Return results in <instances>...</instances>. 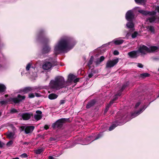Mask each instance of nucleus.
Listing matches in <instances>:
<instances>
[{"label": "nucleus", "instance_id": "052dcab7", "mask_svg": "<svg viewBox=\"0 0 159 159\" xmlns=\"http://www.w3.org/2000/svg\"><path fill=\"white\" fill-rule=\"evenodd\" d=\"M116 100V99L115 98V99H113V100L112 101H111L110 102V103L109 104H110V106H111V105L113 103V102L115 101Z\"/></svg>", "mask_w": 159, "mask_h": 159}, {"label": "nucleus", "instance_id": "4468645a", "mask_svg": "<svg viewBox=\"0 0 159 159\" xmlns=\"http://www.w3.org/2000/svg\"><path fill=\"white\" fill-rule=\"evenodd\" d=\"M51 50V48L47 44H46L43 47L42 52L43 54H45L48 53L50 52Z\"/></svg>", "mask_w": 159, "mask_h": 159}, {"label": "nucleus", "instance_id": "e2e57ef3", "mask_svg": "<svg viewBox=\"0 0 159 159\" xmlns=\"http://www.w3.org/2000/svg\"><path fill=\"white\" fill-rule=\"evenodd\" d=\"M29 143L27 142H24L23 143V145H28Z\"/></svg>", "mask_w": 159, "mask_h": 159}, {"label": "nucleus", "instance_id": "dca6fc26", "mask_svg": "<svg viewBox=\"0 0 159 159\" xmlns=\"http://www.w3.org/2000/svg\"><path fill=\"white\" fill-rule=\"evenodd\" d=\"M37 114L34 116L35 119L37 120H40L42 117V116L41 115L42 114V112L41 111L37 110L36 111Z\"/></svg>", "mask_w": 159, "mask_h": 159}, {"label": "nucleus", "instance_id": "6ab92c4d", "mask_svg": "<svg viewBox=\"0 0 159 159\" xmlns=\"http://www.w3.org/2000/svg\"><path fill=\"white\" fill-rule=\"evenodd\" d=\"M58 96V95L56 94L52 93L48 95V98L50 99L53 100L57 98Z\"/></svg>", "mask_w": 159, "mask_h": 159}, {"label": "nucleus", "instance_id": "0e129e2a", "mask_svg": "<svg viewBox=\"0 0 159 159\" xmlns=\"http://www.w3.org/2000/svg\"><path fill=\"white\" fill-rule=\"evenodd\" d=\"M49 159H55L52 156H50L48 157Z\"/></svg>", "mask_w": 159, "mask_h": 159}, {"label": "nucleus", "instance_id": "bb28decb", "mask_svg": "<svg viewBox=\"0 0 159 159\" xmlns=\"http://www.w3.org/2000/svg\"><path fill=\"white\" fill-rule=\"evenodd\" d=\"M150 75L147 73H144L140 74L139 77L143 78H145L146 77H149Z\"/></svg>", "mask_w": 159, "mask_h": 159}, {"label": "nucleus", "instance_id": "a878e982", "mask_svg": "<svg viewBox=\"0 0 159 159\" xmlns=\"http://www.w3.org/2000/svg\"><path fill=\"white\" fill-rule=\"evenodd\" d=\"M156 18L155 16L152 17H149L147 18V21H149V22L152 23L154 22L156 20Z\"/></svg>", "mask_w": 159, "mask_h": 159}, {"label": "nucleus", "instance_id": "72a5a7b5", "mask_svg": "<svg viewBox=\"0 0 159 159\" xmlns=\"http://www.w3.org/2000/svg\"><path fill=\"white\" fill-rule=\"evenodd\" d=\"M18 111H17V110L16 109H15L14 108H12L11 109L10 113L11 114L16 113H17L18 112Z\"/></svg>", "mask_w": 159, "mask_h": 159}, {"label": "nucleus", "instance_id": "f257e3e1", "mask_svg": "<svg viewBox=\"0 0 159 159\" xmlns=\"http://www.w3.org/2000/svg\"><path fill=\"white\" fill-rule=\"evenodd\" d=\"M72 41V39L70 38H66L61 39L59 42L58 45L54 48L56 51H64L68 49L70 46Z\"/></svg>", "mask_w": 159, "mask_h": 159}, {"label": "nucleus", "instance_id": "6e6552de", "mask_svg": "<svg viewBox=\"0 0 159 159\" xmlns=\"http://www.w3.org/2000/svg\"><path fill=\"white\" fill-rule=\"evenodd\" d=\"M35 90V89L34 87H27L23 89H20L19 90V92L20 93H24L26 94L31 92H34Z\"/></svg>", "mask_w": 159, "mask_h": 159}, {"label": "nucleus", "instance_id": "4be33fe9", "mask_svg": "<svg viewBox=\"0 0 159 159\" xmlns=\"http://www.w3.org/2000/svg\"><path fill=\"white\" fill-rule=\"evenodd\" d=\"M158 49V47L156 46H151L150 49V52H148L149 53L151 52H154L156 51Z\"/></svg>", "mask_w": 159, "mask_h": 159}, {"label": "nucleus", "instance_id": "603ef678", "mask_svg": "<svg viewBox=\"0 0 159 159\" xmlns=\"http://www.w3.org/2000/svg\"><path fill=\"white\" fill-rule=\"evenodd\" d=\"M122 92H121V89H120V90H119L118 93L116 94V96H121V94H122Z\"/></svg>", "mask_w": 159, "mask_h": 159}, {"label": "nucleus", "instance_id": "1a4fd4ad", "mask_svg": "<svg viewBox=\"0 0 159 159\" xmlns=\"http://www.w3.org/2000/svg\"><path fill=\"white\" fill-rule=\"evenodd\" d=\"M137 51L138 52H139L142 54H145L146 52H150V48L145 45H143L139 47Z\"/></svg>", "mask_w": 159, "mask_h": 159}, {"label": "nucleus", "instance_id": "49530a36", "mask_svg": "<svg viewBox=\"0 0 159 159\" xmlns=\"http://www.w3.org/2000/svg\"><path fill=\"white\" fill-rule=\"evenodd\" d=\"M13 141L12 140H10L6 144L7 146H10L11 145H12L13 143Z\"/></svg>", "mask_w": 159, "mask_h": 159}, {"label": "nucleus", "instance_id": "774afa93", "mask_svg": "<svg viewBox=\"0 0 159 159\" xmlns=\"http://www.w3.org/2000/svg\"><path fill=\"white\" fill-rule=\"evenodd\" d=\"M2 67V65L0 64V69Z\"/></svg>", "mask_w": 159, "mask_h": 159}, {"label": "nucleus", "instance_id": "13d9d810", "mask_svg": "<svg viewBox=\"0 0 159 159\" xmlns=\"http://www.w3.org/2000/svg\"><path fill=\"white\" fill-rule=\"evenodd\" d=\"M93 76V74L92 73H90L88 75V77L89 78H91Z\"/></svg>", "mask_w": 159, "mask_h": 159}, {"label": "nucleus", "instance_id": "f704fd0d", "mask_svg": "<svg viewBox=\"0 0 159 159\" xmlns=\"http://www.w3.org/2000/svg\"><path fill=\"white\" fill-rule=\"evenodd\" d=\"M110 107V104H108L106 106V108L104 111V114H105L107 113V112L109 110V108Z\"/></svg>", "mask_w": 159, "mask_h": 159}, {"label": "nucleus", "instance_id": "f03ea898", "mask_svg": "<svg viewBox=\"0 0 159 159\" xmlns=\"http://www.w3.org/2000/svg\"><path fill=\"white\" fill-rule=\"evenodd\" d=\"M65 85V81L64 78L61 76L56 77L54 80H51L50 82L51 87L57 90L64 88Z\"/></svg>", "mask_w": 159, "mask_h": 159}, {"label": "nucleus", "instance_id": "7ed1b4c3", "mask_svg": "<svg viewBox=\"0 0 159 159\" xmlns=\"http://www.w3.org/2000/svg\"><path fill=\"white\" fill-rule=\"evenodd\" d=\"M37 40L43 44H47L48 42L49 39L46 35L44 29L39 30L37 34Z\"/></svg>", "mask_w": 159, "mask_h": 159}, {"label": "nucleus", "instance_id": "8fccbe9b", "mask_svg": "<svg viewBox=\"0 0 159 159\" xmlns=\"http://www.w3.org/2000/svg\"><path fill=\"white\" fill-rule=\"evenodd\" d=\"M119 54V53L117 50H115L113 52V54L115 55H118Z\"/></svg>", "mask_w": 159, "mask_h": 159}, {"label": "nucleus", "instance_id": "473e14b6", "mask_svg": "<svg viewBox=\"0 0 159 159\" xmlns=\"http://www.w3.org/2000/svg\"><path fill=\"white\" fill-rule=\"evenodd\" d=\"M94 58L93 56H91L88 63V65L90 66L91 65L93 61Z\"/></svg>", "mask_w": 159, "mask_h": 159}, {"label": "nucleus", "instance_id": "c03bdc74", "mask_svg": "<svg viewBox=\"0 0 159 159\" xmlns=\"http://www.w3.org/2000/svg\"><path fill=\"white\" fill-rule=\"evenodd\" d=\"M102 136V135L101 134H98L97 136L96 137L95 140H97L98 139L101 138Z\"/></svg>", "mask_w": 159, "mask_h": 159}, {"label": "nucleus", "instance_id": "393cba45", "mask_svg": "<svg viewBox=\"0 0 159 159\" xmlns=\"http://www.w3.org/2000/svg\"><path fill=\"white\" fill-rule=\"evenodd\" d=\"M129 84V83L128 81H127V82H126L125 83H124L123 85L122 86V87H121V91L123 92V91L124 90V89L127 87L128 86V85Z\"/></svg>", "mask_w": 159, "mask_h": 159}, {"label": "nucleus", "instance_id": "c9c22d12", "mask_svg": "<svg viewBox=\"0 0 159 159\" xmlns=\"http://www.w3.org/2000/svg\"><path fill=\"white\" fill-rule=\"evenodd\" d=\"M156 12L155 11H148V15L149 16H154L156 15Z\"/></svg>", "mask_w": 159, "mask_h": 159}, {"label": "nucleus", "instance_id": "680f3d73", "mask_svg": "<svg viewBox=\"0 0 159 159\" xmlns=\"http://www.w3.org/2000/svg\"><path fill=\"white\" fill-rule=\"evenodd\" d=\"M35 95L37 97H39L41 96V94H40L36 93H35Z\"/></svg>", "mask_w": 159, "mask_h": 159}, {"label": "nucleus", "instance_id": "aec40b11", "mask_svg": "<svg viewBox=\"0 0 159 159\" xmlns=\"http://www.w3.org/2000/svg\"><path fill=\"white\" fill-rule=\"evenodd\" d=\"M75 77V76L73 74H70L68 76V81L69 82H71Z\"/></svg>", "mask_w": 159, "mask_h": 159}, {"label": "nucleus", "instance_id": "4c0bfd02", "mask_svg": "<svg viewBox=\"0 0 159 159\" xmlns=\"http://www.w3.org/2000/svg\"><path fill=\"white\" fill-rule=\"evenodd\" d=\"M138 34V33L136 31H135L131 35V37L132 38H136Z\"/></svg>", "mask_w": 159, "mask_h": 159}, {"label": "nucleus", "instance_id": "bf43d9fd", "mask_svg": "<svg viewBox=\"0 0 159 159\" xmlns=\"http://www.w3.org/2000/svg\"><path fill=\"white\" fill-rule=\"evenodd\" d=\"M155 10H157V12L159 13V6H157L156 7Z\"/></svg>", "mask_w": 159, "mask_h": 159}, {"label": "nucleus", "instance_id": "0eeeda50", "mask_svg": "<svg viewBox=\"0 0 159 159\" xmlns=\"http://www.w3.org/2000/svg\"><path fill=\"white\" fill-rule=\"evenodd\" d=\"M119 60L118 58L107 61L106 64V68H111L114 66L118 62Z\"/></svg>", "mask_w": 159, "mask_h": 159}, {"label": "nucleus", "instance_id": "423d86ee", "mask_svg": "<svg viewBox=\"0 0 159 159\" xmlns=\"http://www.w3.org/2000/svg\"><path fill=\"white\" fill-rule=\"evenodd\" d=\"M34 128V127L33 126H22L20 127L21 131H24L26 134L32 133Z\"/></svg>", "mask_w": 159, "mask_h": 159}, {"label": "nucleus", "instance_id": "39448f33", "mask_svg": "<svg viewBox=\"0 0 159 159\" xmlns=\"http://www.w3.org/2000/svg\"><path fill=\"white\" fill-rule=\"evenodd\" d=\"M58 65V63L56 59L50 58L48 59V61H46L43 65V68L45 70L50 69L52 67Z\"/></svg>", "mask_w": 159, "mask_h": 159}, {"label": "nucleus", "instance_id": "2f4dec72", "mask_svg": "<svg viewBox=\"0 0 159 159\" xmlns=\"http://www.w3.org/2000/svg\"><path fill=\"white\" fill-rule=\"evenodd\" d=\"M148 11H144L143 10H140L139 11V12L145 16L148 15Z\"/></svg>", "mask_w": 159, "mask_h": 159}, {"label": "nucleus", "instance_id": "b1692460", "mask_svg": "<svg viewBox=\"0 0 159 159\" xmlns=\"http://www.w3.org/2000/svg\"><path fill=\"white\" fill-rule=\"evenodd\" d=\"M124 42V40L122 39L116 40L114 41V43L116 45H119L122 43Z\"/></svg>", "mask_w": 159, "mask_h": 159}, {"label": "nucleus", "instance_id": "a18cd8bd", "mask_svg": "<svg viewBox=\"0 0 159 159\" xmlns=\"http://www.w3.org/2000/svg\"><path fill=\"white\" fill-rule=\"evenodd\" d=\"M102 136V135L101 134H98L97 136L96 137L95 140H97L98 139L101 138Z\"/></svg>", "mask_w": 159, "mask_h": 159}, {"label": "nucleus", "instance_id": "f3484780", "mask_svg": "<svg viewBox=\"0 0 159 159\" xmlns=\"http://www.w3.org/2000/svg\"><path fill=\"white\" fill-rule=\"evenodd\" d=\"M105 59V57L103 56H101L100 58H98L94 62L96 65H98L99 64L102 62Z\"/></svg>", "mask_w": 159, "mask_h": 159}, {"label": "nucleus", "instance_id": "20e7f679", "mask_svg": "<svg viewBox=\"0 0 159 159\" xmlns=\"http://www.w3.org/2000/svg\"><path fill=\"white\" fill-rule=\"evenodd\" d=\"M70 118H63L57 120L55 122L53 123L52 127L53 129H60L63 126V124L66 122H70Z\"/></svg>", "mask_w": 159, "mask_h": 159}, {"label": "nucleus", "instance_id": "5fc2aeb1", "mask_svg": "<svg viewBox=\"0 0 159 159\" xmlns=\"http://www.w3.org/2000/svg\"><path fill=\"white\" fill-rule=\"evenodd\" d=\"M4 145L5 143H3L1 142V141H0V148H2L3 146H4Z\"/></svg>", "mask_w": 159, "mask_h": 159}, {"label": "nucleus", "instance_id": "e433bc0d", "mask_svg": "<svg viewBox=\"0 0 159 159\" xmlns=\"http://www.w3.org/2000/svg\"><path fill=\"white\" fill-rule=\"evenodd\" d=\"M14 134L12 132H10L7 135V137L9 138H12L13 137Z\"/></svg>", "mask_w": 159, "mask_h": 159}, {"label": "nucleus", "instance_id": "3c124183", "mask_svg": "<svg viewBox=\"0 0 159 159\" xmlns=\"http://www.w3.org/2000/svg\"><path fill=\"white\" fill-rule=\"evenodd\" d=\"M0 104H1L2 105L7 104V102L5 100H2L0 101Z\"/></svg>", "mask_w": 159, "mask_h": 159}, {"label": "nucleus", "instance_id": "f8f14e48", "mask_svg": "<svg viewBox=\"0 0 159 159\" xmlns=\"http://www.w3.org/2000/svg\"><path fill=\"white\" fill-rule=\"evenodd\" d=\"M137 50H134L129 52L128 54L130 58H136L139 56Z\"/></svg>", "mask_w": 159, "mask_h": 159}, {"label": "nucleus", "instance_id": "2eb2a0df", "mask_svg": "<svg viewBox=\"0 0 159 159\" xmlns=\"http://www.w3.org/2000/svg\"><path fill=\"white\" fill-rule=\"evenodd\" d=\"M96 101L95 99H93L89 102L86 105V108L87 109H89L93 106L96 104Z\"/></svg>", "mask_w": 159, "mask_h": 159}, {"label": "nucleus", "instance_id": "338daca9", "mask_svg": "<svg viewBox=\"0 0 159 159\" xmlns=\"http://www.w3.org/2000/svg\"><path fill=\"white\" fill-rule=\"evenodd\" d=\"M12 159H19V158L18 157H16L15 158H13Z\"/></svg>", "mask_w": 159, "mask_h": 159}, {"label": "nucleus", "instance_id": "4d7b16f0", "mask_svg": "<svg viewBox=\"0 0 159 159\" xmlns=\"http://www.w3.org/2000/svg\"><path fill=\"white\" fill-rule=\"evenodd\" d=\"M49 128L48 126L47 125H46L44 126V128L46 130L48 129Z\"/></svg>", "mask_w": 159, "mask_h": 159}, {"label": "nucleus", "instance_id": "5701e85b", "mask_svg": "<svg viewBox=\"0 0 159 159\" xmlns=\"http://www.w3.org/2000/svg\"><path fill=\"white\" fill-rule=\"evenodd\" d=\"M135 2L138 4H145L147 2L146 0H134Z\"/></svg>", "mask_w": 159, "mask_h": 159}, {"label": "nucleus", "instance_id": "7c9ffc66", "mask_svg": "<svg viewBox=\"0 0 159 159\" xmlns=\"http://www.w3.org/2000/svg\"><path fill=\"white\" fill-rule=\"evenodd\" d=\"M147 28L148 29H149V30L152 32L153 33H154L155 29L153 26H148L147 27Z\"/></svg>", "mask_w": 159, "mask_h": 159}, {"label": "nucleus", "instance_id": "ea45409f", "mask_svg": "<svg viewBox=\"0 0 159 159\" xmlns=\"http://www.w3.org/2000/svg\"><path fill=\"white\" fill-rule=\"evenodd\" d=\"M35 97V95L33 93H30L28 95V98H33Z\"/></svg>", "mask_w": 159, "mask_h": 159}, {"label": "nucleus", "instance_id": "412c9836", "mask_svg": "<svg viewBox=\"0 0 159 159\" xmlns=\"http://www.w3.org/2000/svg\"><path fill=\"white\" fill-rule=\"evenodd\" d=\"M6 89V87L4 85L0 84V93L5 92Z\"/></svg>", "mask_w": 159, "mask_h": 159}, {"label": "nucleus", "instance_id": "a19ab883", "mask_svg": "<svg viewBox=\"0 0 159 159\" xmlns=\"http://www.w3.org/2000/svg\"><path fill=\"white\" fill-rule=\"evenodd\" d=\"M20 157L22 158H26L28 157V155L26 153H24L21 154Z\"/></svg>", "mask_w": 159, "mask_h": 159}, {"label": "nucleus", "instance_id": "de8ad7c7", "mask_svg": "<svg viewBox=\"0 0 159 159\" xmlns=\"http://www.w3.org/2000/svg\"><path fill=\"white\" fill-rule=\"evenodd\" d=\"M137 66L140 68H143V65L141 63H137Z\"/></svg>", "mask_w": 159, "mask_h": 159}, {"label": "nucleus", "instance_id": "37998d69", "mask_svg": "<svg viewBox=\"0 0 159 159\" xmlns=\"http://www.w3.org/2000/svg\"><path fill=\"white\" fill-rule=\"evenodd\" d=\"M66 101V100L64 98V99L61 100L60 101V105H62L64 104Z\"/></svg>", "mask_w": 159, "mask_h": 159}, {"label": "nucleus", "instance_id": "09e8293b", "mask_svg": "<svg viewBox=\"0 0 159 159\" xmlns=\"http://www.w3.org/2000/svg\"><path fill=\"white\" fill-rule=\"evenodd\" d=\"M147 107H146L145 105V106H143L142 108H141L139 110V111H140V113H141L143 110L147 108Z\"/></svg>", "mask_w": 159, "mask_h": 159}, {"label": "nucleus", "instance_id": "c756f323", "mask_svg": "<svg viewBox=\"0 0 159 159\" xmlns=\"http://www.w3.org/2000/svg\"><path fill=\"white\" fill-rule=\"evenodd\" d=\"M43 150L42 149H39L34 150V153L36 154H40L43 152Z\"/></svg>", "mask_w": 159, "mask_h": 159}, {"label": "nucleus", "instance_id": "58836bf2", "mask_svg": "<svg viewBox=\"0 0 159 159\" xmlns=\"http://www.w3.org/2000/svg\"><path fill=\"white\" fill-rule=\"evenodd\" d=\"M116 127L115 124H113L109 128V130L110 131L112 130L113 129Z\"/></svg>", "mask_w": 159, "mask_h": 159}, {"label": "nucleus", "instance_id": "a211bd4d", "mask_svg": "<svg viewBox=\"0 0 159 159\" xmlns=\"http://www.w3.org/2000/svg\"><path fill=\"white\" fill-rule=\"evenodd\" d=\"M126 26L127 28L130 29L131 30H134V24L132 21L128 22L126 24Z\"/></svg>", "mask_w": 159, "mask_h": 159}, {"label": "nucleus", "instance_id": "ddd939ff", "mask_svg": "<svg viewBox=\"0 0 159 159\" xmlns=\"http://www.w3.org/2000/svg\"><path fill=\"white\" fill-rule=\"evenodd\" d=\"M33 115V113H22L21 116L24 120H28L30 118L31 116Z\"/></svg>", "mask_w": 159, "mask_h": 159}, {"label": "nucleus", "instance_id": "864d4df0", "mask_svg": "<svg viewBox=\"0 0 159 159\" xmlns=\"http://www.w3.org/2000/svg\"><path fill=\"white\" fill-rule=\"evenodd\" d=\"M79 79L78 78H77L73 80V82L74 83H76L77 82L79 81Z\"/></svg>", "mask_w": 159, "mask_h": 159}, {"label": "nucleus", "instance_id": "69168bd1", "mask_svg": "<svg viewBox=\"0 0 159 159\" xmlns=\"http://www.w3.org/2000/svg\"><path fill=\"white\" fill-rule=\"evenodd\" d=\"M55 140H56V139L55 138H52V137H51L50 138V140L51 141H54Z\"/></svg>", "mask_w": 159, "mask_h": 159}, {"label": "nucleus", "instance_id": "c85d7f7f", "mask_svg": "<svg viewBox=\"0 0 159 159\" xmlns=\"http://www.w3.org/2000/svg\"><path fill=\"white\" fill-rule=\"evenodd\" d=\"M140 111H138L133 113H132L131 115V117L132 118H134L138 115H139V114H140Z\"/></svg>", "mask_w": 159, "mask_h": 159}, {"label": "nucleus", "instance_id": "9b49d317", "mask_svg": "<svg viewBox=\"0 0 159 159\" xmlns=\"http://www.w3.org/2000/svg\"><path fill=\"white\" fill-rule=\"evenodd\" d=\"M25 97V95L22 96L20 94H18L17 97L14 98L15 103L17 104L20 103V102L24 100Z\"/></svg>", "mask_w": 159, "mask_h": 159}, {"label": "nucleus", "instance_id": "79ce46f5", "mask_svg": "<svg viewBox=\"0 0 159 159\" xmlns=\"http://www.w3.org/2000/svg\"><path fill=\"white\" fill-rule=\"evenodd\" d=\"M31 64L29 63H28L26 67V70L28 71L29 70L30 68L31 67Z\"/></svg>", "mask_w": 159, "mask_h": 159}, {"label": "nucleus", "instance_id": "6e6d98bb", "mask_svg": "<svg viewBox=\"0 0 159 159\" xmlns=\"http://www.w3.org/2000/svg\"><path fill=\"white\" fill-rule=\"evenodd\" d=\"M140 104V102H137L135 105V107L136 108H137L139 106Z\"/></svg>", "mask_w": 159, "mask_h": 159}, {"label": "nucleus", "instance_id": "9d476101", "mask_svg": "<svg viewBox=\"0 0 159 159\" xmlns=\"http://www.w3.org/2000/svg\"><path fill=\"white\" fill-rule=\"evenodd\" d=\"M134 17V15L132 10L127 11L125 15V18L128 21H132Z\"/></svg>", "mask_w": 159, "mask_h": 159}, {"label": "nucleus", "instance_id": "cd10ccee", "mask_svg": "<svg viewBox=\"0 0 159 159\" xmlns=\"http://www.w3.org/2000/svg\"><path fill=\"white\" fill-rule=\"evenodd\" d=\"M5 101L7 102V104L8 102H13L15 103L14 98L10 97L9 98L7 99Z\"/></svg>", "mask_w": 159, "mask_h": 159}]
</instances>
